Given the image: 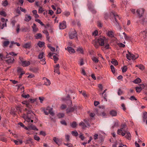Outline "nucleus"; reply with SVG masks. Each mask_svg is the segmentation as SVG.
Masks as SVG:
<instances>
[{
	"label": "nucleus",
	"instance_id": "obj_1",
	"mask_svg": "<svg viewBox=\"0 0 147 147\" xmlns=\"http://www.w3.org/2000/svg\"><path fill=\"white\" fill-rule=\"evenodd\" d=\"M117 134L119 135L121 134L123 136L126 134L125 137L129 140H130L131 139V135L130 133L125 129L124 126L121 129L117 130Z\"/></svg>",
	"mask_w": 147,
	"mask_h": 147
},
{
	"label": "nucleus",
	"instance_id": "obj_2",
	"mask_svg": "<svg viewBox=\"0 0 147 147\" xmlns=\"http://www.w3.org/2000/svg\"><path fill=\"white\" fill-rule=\"evenodd\" d=\"M106 41L107 40L105 37H101L96 40L94 45L96 48H98L99 45L103 46L105 43H106Z\"/></svg>",
	"mask_w": 147,
	"mask_h": 147
},
{
	"label": "nucleus",
	"instance_id": "obj_3",
	"mask_svg": "<svg viewBox=\"0 0 147 147\" xmlns=\"http://www.w3.org/2000/svg\"><path fill=\"white\" fill-rule=\"evenodd\" d=\"M42 111L47 115H48L49 113L52 116L54 115V113L53 111V109L49 107H47L46 108H43Z\"/></svg>",
	"mask_w": 147,
	"mask_h": 147
},
{
	"label": "nucleus",
	"instance_id": "obj_4",
	"mask_svg": "<svg viewBox=\"0 0 147 147\" xmlns=\"http://www.w3.org/2000/svg\"><path fill=\"white\" fill-rule=\"evenodd\" d=\"M128 54H126V57L129 60H130L131 59L133 60H135L138 57V55L137 54L134 55L129 52V51H128Z\"/></svg>",
	"mask_w": 147,
	"mask_h": 147
},
{
	"label": "nucleus",
	"instance_id": "obj_5",
	"mask_svg": "<svg viewBox=\"0 0 147 147\" xmlns=\"http://www.w3.org/2000/svg\"><path fill=\"white\" fill-rule=\"evenodd\" d=\"M88 6L89 9L92 13H96V11L94 9L93 4L91 1L89 2Z\"/></svg>",
	"mask_w": 147,
	"mask_h": 147
},
{
	"label": "nucleus",
	"instance_id": "obj_6",
	"mask_svg": "<svg viewBox=\"0 0 147 147\" xmlns=\"http://www.w3.org/2000/svg\"><path fill=\"white\" fill-rule=\"evenodd\" d=\"M110 15L111 16H113V17L115 21L116 22V23H117L119 24L118 22H117V19H118L119 20L120 19V17H119L118 15L115 13L113 12H112L110 13Z\"/></svg>",
	"mask_w": 147,
	"mask_h": 147
},
{
	"label": "nucleus",
	"instance_id": "obj_7",
	"mask_svg": "<svg viewBox=\"0 0 147 147\" xmlns=\"http://www.w3.org/2000/svg\"><path fill=\"white\" fill-rule=\"evenodd\" d=\"M8 57H9L7 58H8V59L5 60L6 62L9 65L12 64L14 61V58L12 57L8 56Z\"/></svg>",
	"mask_w": 147,
	"mask_h": 147
},
{
	"label": "nucleus",
	"instance_id": "obj_8",
	"mask_svg": "<svg viewBox=\"0 0 147 147\" xmlns=\"http://www.w3.org/2000/svg\"><path fill=\"white\" fill-rule=\"evenodd\" d=\"M77 34L75 30L74 32L69 33V38L70 39H73L77 37Z\"/></svg>",
	"mask_w": 147,
	"mask_h": 147
},
{
	"label": "nucleus",
	"instance_id": "obj_9",
	"mask_svg": "<svg viewBox=\"0 0 147 147\" xmlns=\"http://www.w3.org/2000/svg\"><path fill=\"white\" fill-rule=\"evenodd\" d=\"M66 22L63 21L61 23H59V28L60 29H63L66 28Z\"/></svg>",
	"mask_w": 147,
	"mask_h": 147
},
{
	"label": "nucleus",
	"instance_id": "obj_10",
	"mask_svg": "<svg viewBox=\"0 0 147 147\" xmlns=\"http://www.w3.org/2000/svg\"><path fill=\"white\" fill-rule=\"evenodd\" d=\"M144 12V9L143 8H141L137 10L136 12L140 16V18L142 16Z\"/></svg>",
	"mask_w": 147,
	"mask_h": 147
},
{
	"label": "nucleus",
	"instance_id": "obj_11",
	"mask_svg": "<svg viewBox=\"0 0 147 147\" xmlns=\"http://www.w3.org/2000/svg\"><path fill=\"white\" fill-rule=\"evenodd\" d=\"M23 47L25 49H30L31 47V42H28L24 44L23 45Z\"/></svg>",
	"mask_w": 147,
	"mask_h": 147
},
{
	"label": "nucleus",
	"instance_id": "obj_12",
	"mask_svg": "<svg viewBox=\"0 0 147 147\" xmlns=\"http://www.w3.org/2000/svg\"><path fill=\"white\" fill-rule=\"evenodd\" d=\"M30 62L26 60L22 61V63H21L23 67L28 66L30 65Z\"/></svg>",
	"mask_w": 147,
	"mask_h": 147
},
{
	"label": "nucleus",
	"instance_id": "obj_13",
	"mask_svg": "<svg viewBox=\"0 0 147 147\" xmlns=\"http://www.w3.org/2000/svg\"><path fill=\"white\" fill-rule=\"evenodd\" d=\"M76 107L75 106L74 107H71L67 109L66 112L67 113H69L70 112H72L76 109Z\"/></svg>",
	"mask_w": 147,
	"mask_h": 147
},
{
	"label": "nucleus",
	"instance_id": "obj_14",
	"mask_svg": "<svg viewBox=\"0 0 147 147\" xmlns=\"http://www.w3.org/2000/svg\"><path fill=\"white\" fill-rule=\"evenodd\" d=\"M53 140L59 146L60 145L61 142V140H60V139L57 138H56L54 137L53 138Z\"/></svg>",
	"mask_w": 147,
	"mask_h": 147
},
{
	"label": "nucleus",
	"instance_id": "obj_15",
	"mask_svg": "<svg viewBox=\"0 0 147 147\" xmlns=\"http://www.w3.org/2000/svg\"><path fill=\"white\" fill-rule=\"evenodd\" d=\"M0 140L1 141L5 142H6L7 141L6 137L4 135H0Z\"/></svg>",
	"mask_w": 147,
	"mask_h": 147
},
{
	"label": "nucleus",
	"instance_id": "obj_16",
	"mask_svg": "<svg viewBox=\"0 0 147 147\" xmlns=\"http://www.w3.org/2000/svg\"><path fill=\"white\" fill-rule=\"evenodd\" d=\"M107 35L110 37H113L114 36V32L112 31H108L107 32Z\"/></svg>",
	"mask_w": 147,
	"mask_h": 147
},
{
	"label": "nucleus",
	"instance_id": "obj_17",
	"mask_svg": "<svg viewBox=\"0 0 147 147\" xmlns=\"http://www.w3.org/2000/svg\"><path fill=\"white\" fill-rule=\"evenodd\" d=\"M67 49L70 53H74L75 52V50L71 47H68Z\"/></svg>",
	"mask_w": 147,
	"mask_h": 147
},
{
	"label": "nucleus",
	"instance_id": "obj_18",
	"mask_svg": "<svg viewBox=\"0 0 147 147\" xmlns=\"http://www.w3.org/2000/svg\"><path fill=\"white\" fill-rule=\"evenodd\" d=\"M29 128L30 130L32 129L34 130H38V129L36 127V126L33 125H31L29 126Z\"/></svg>",
	"mask_w": 147,
	"mask_h": 147
},
{
	"label": "nucleus",
	"instance_id": "obj_19",
	"mask_svg": "<svg viewBox=\"0 0 147 147\" xmlns=\"http://www.w3.org/2000/svg\"><path fill=\"white\" fill-rule=\"evenodd\" d=\"M8 56V55H6L5 56H4L2 53H0V60L2 61L4 59L8 58L9 57Z\"/></svg>",
	"mask_w": 147,
	"mask_h": 147
},
{
	"label": "nucleus",
	"instance_id": "obj_20",
	"mask_svg": "<svg viewBox=\"0 0 147 147\" xmlns=\"http://www.w3.org/2000/svg\"><path fill=\"white\" fill-rule=\"evenodd\" d=\"M32 27L33 29V31L34 32H36L38 30V29L37 27L36 26L35 24L34 23L33 24V25Z\"/></svg>",
	"mask_w": 147,
	"mask_h": 147
},
{
	"label": "nucleus",
	"instance_id": "obj_21",
	"mask_svg": "<svg viewBox=\"0 0 147 147\" xmlns=\"http://www.w3.org/2000/svg\"><path fill=\"white\" fill-rule=\"evenodd\" d=\"M109 113L112 116H115L117 115V113L116 111L113 110L111 111Z\"/></svg>",
	"mask_w": 147,
	"mask_h": 147
},
{
	"label": "nucleus",
	"instance_id": "obj_22",
	"mask_svg": "<svg viewBox=\"0 0 147 147\" xmlns=\"http://www.w3.org/2000/svg\"><path fill=\"white\" fill-rule=\"evenodd\" d=\"M42 34L40 33L36 34L34 36L35 38L37 39H40L42 38Z\"/></svg>",
	"mask_w": 147,
	"mask_h": 147
},
{
	"label": "nucleus",
	"instance_id": "obj_23",
	"mask_svg": "<svg viewBox=\"0 0 147 147\" xmlns=\"http://www.w3.org/2000/svg\"><path fill=\"white\" fill-rule=\"evenodd\" d=\"M141 82V80L139 78H137L133 81V82L134 83L138 84L140 83Z\"/></svg>",
	"mask_w": 147,
	"mask_h": 147
},
{
	"label": "nucleus",
	"instance_id": "obj_24",
	"mask_svg": "<svg viewBox=\"0 0 147 147\" xmlns=\"http://www.w3.org/2000/svg\"><path fill=\"white\" fill-rule=\"evenodd\" d=\"M45 84L46 86H49L51 84V82L50 81L47 79L45 78Z\"/></svg>",
	"mask_w": 147,
	"mask_h": 147
},
{
	"label": "nucleus",
	"instance_id": "obj_25",
	"mask_svg": "<svg viewBox=\"0 0 147 147\" xmlns=\"http://www.w3.org/2000/svg\"><path fill=\"white\" fill-rule=\"evenodd\" d=\"M136 89L137 92H140L142 89V88L141 86H137L136 87Z\"/></svg>",
	"mask_w": 147,
	"mask_h": 147
},
{
	"label": "nucleus",
	"instance_id": "obj_26",
	"mask_svg": "<svg viewBox=\"0 0 147 147\" xmlns=\"http://www.w3.org/2000/svg\"><path fill=\"white\" fill-rule=\"evenodd\" d=\"M92 59L93 61L96 63H98L99 61V60L96 57H92Z\"/></svg>",
	"mask_w": 147,
	"mask_h": 147
},
{
	"label": "nucleus",
	"instance_id": "obj_27",
	"mask_svg": "<svg viewBox=\"0 0 147 147\" xmlns=\"http://www.w3.org/2000/svg\"><path fill=\"white\" fill-rule=\"evenodd\" d=\"M14 142L16 145L20 144L22 143V141L21 140H19L18 141L17 140H14Z\"/></svg>",
	"mask_w": 147,
	"mask_h": 147
},
{
	"label": "nucleus",
	"instance_id": "obj_28",
	"mask_svg": "<svg viewBox=\"0 0 147 147\" xmlns=\"http://www.w3.org/2000/svg\"><path fill=\"white\" fill-rule=\"evenodd\" d=\"M31 19V16L28 15H26L25 18V20L27 22H28L30 21Z\"/></svg>",
	"mask_w": 147,
	"mask_h": 147
},
{
	"label": "nucleus",
	"instance_id": "obj_29",
	"mask_svg": "<svg viewBox=\"0 0 147 147\" xmlns=\"http://www.w3.org/2000/svg\"><path fill=\"white\" fill-rule=\"evenodd\" d=\"M14 44L18 46H20V44L19 43L16 42H15L14 41H12L11 42V45H10L9 47L10 48L11 47L12 45Z\"/></svg>",
	"mask_w": 147,
	"mask_h": 147
},
{
	"label": "nucleus",
	"instance_id": "obj_30",
	"mask_svg": "<svg viewBox=\"0 0 147 147\" xmlns=\"http://www.w3.org/2000/svg\"><path fill=\"white\" fill-rule=\"evenodd\" d=\"M79 125L80 126H82V128L83 129L84 128L87 127L85 123L82 122H81L79 124Z\"/></svg>",
	"mask_w": 147,
	"mask_h": 147
},
{
	"label": "nucleus",
	"instance_id": "obj_31",
	"mask_svg": "<svg viewBox=\"0 0 147 147\" xmlns=\"http://www.w3.org/2000/svg\"><path fill=\"white\" fill-rule=\"evenodd\" d=\"M45 44V43L44 42H41V41L39 42L38 44L37 45L39 46L40 47H42Z\"/></svg>",
	"mask_w": 147,
	"mask_h": 147
},
{
	"label": "nucleus",
	"instance_id": "obj_32",
	"mask_svg": "<svg viewBox=\"0 0 147 147\" xmlns=\"http://www.w3.org/2000/svg\"><path fill=\"white\" fill-rule=\"evenodd\" d=\"M136 67H138L139 68L142 70H143L144 69V67L143 65L140 64V65H136Z\"/></svg>",
	"mask_w": 147,
	"mask_h": 147
},
{
	"label": "nucleus",
	"instance_id": "obj_33",
	"mask_svg": "<svg viewBox=\"0 0 147 147\" xmlns=\"http://www.w3.org/2000/svg\"><path fill=\"white\" fill-rule=\"evenodd\" d=\"M111 63L115 65H117L118 64V63L117 61L114 59H113L111 61Z\"/></svg>",
	"mask_w": 147,
	"mask_h": 147
},
{
	"label": "nucleus",
	"instance_id": "obj_34",
	"mask_svg": "<svg viewBox=\"0 0 147 147\" xmlns=\"http://www.w3.org/2000/svg\"><path fill=\"white\" fill-rule=\"evenodd\" d=\"M44 55V53L43 52L40 53L38 57V58L39 59H41L43 58Z\"/></svg>",
	"mask_w": 147,
	"mask_h": 147
},
{
	"label": "nucleus",
	"instance_id": "obj_35",
	"mask_svg": "<svg viewBox=\"0 0 147 147\" xmlns=\"http://www.w3.org/2000/svg\"><path fill=\"white\" fill-rule=\"evenodd\" d=\"M18 74H20L22 73H25V72L23 71L22 69L20 67L18 68Z\"/></svg>",
	"mask_w": 147,
	"mask_h": 147
},
{
	"label": "nucleus",
	"instance_id": "obj_36",
	"mask_svg": "<svg viewBox=\"0 0 147 147\" xmlns=\"http://www.w3.org/2000/svg\"><path fill=\"white\" fill-rule=\"evenodd\" d=\"M9 42L8 41H5L3 42V45L4 47H7L9 44Z\"/></svg>",
	"mask_w": 147,
	"mask_h": 147
},
{
	"label": "nucleus",
	"instance_id": "obj_37",
	"mask_svg": "<svg viewBox=\"0 0 147 147\" xmlns=\"http://www.w3.org/2000/svg\"><path fill=\"white\" fill-rule=\"evenodd\" d=\"M142 34L144 35L143 37L144 38L147 37V29L146 30L142 32Z\"/></svg>",
	"mask_w": 147,
	"mask_h": 147
},
{
	"label": "nucleus",
	"instance_id": "obj_38",
	"mask_svg": "<svg viewBox=\"0 0 147 147\" xmlns=\"http://www.w3.org/2000/svg\"><path fill=\"white\" fill-rule=\"evenodd\" d=\"M123 34L124 35V38L125 40H128L130 39V37L127 36L125 32L123 33Z\"/></svg>",
	"mask_w": 147,
	"mask_h": 147
},
{
	"label": "nucleus",
	"instance_id": "obj_39",
	"mask_svg": "<svg viewBox=\"0 0 147 147\" xmlns=\"http://www.w3.org/2000/svg\"><path fill=\"white\" fill-rule=\"evenodd\" d=\"M64 116V114L63 113H59L57 115V116L59 118H62Z\"/></svg>",
	"mask_w": 147,
	"mask_h": 147
},
{
	"label": "nucleus",
	"instance_id": "obj_40",
	"mask_svg": "<svg viewBox=\"0 0 147 147\" xmlns=\"http://www.w3.org/2000/svg\"><path fill=\"white\" fill-rule=\"evenodd\" d=\"M0 15L4 17H5L7 15L6 13L3 11H0Z\"/></svg>",
	"mask_w": 147,
	"mask_h": 147
},
{
	"label": "nucleus",
	"instance_id": "obj_41",
	"mask_svg": "<svg viewBox=\"0 0 147 147\" xmlns=\"http://www.w3.org/2000/svg\"><path fill=\"white\" fill-rule=\"evenodd\" d=\"M111 69V71L114 74L115 73V68L114 66H113L112 65H111L110 66Z\"/></svg>",
	"mask_w": 147,
	"mask_h": 147
},
{
	"label": "nucleus",
	"instance_id": "obj_42",
	"mask_svg": "<svg viewBox=\"0 0 147 147\" xmlns=\"http://www.w3.org/2000/svg\"><path fill=\"white\" fill-rule=\"evenodd\" d=\"M77 125L75 121L73 122L71 124V126L73 127H75Z\"/></svg>",
	"mask_w": 147,
	"mask_h": 147
},
{
	"label": "nucleus",
	"instance_id": "obj_43",
	"mask_svg": "<svg viewBox=\"0 0 147 147\" xmlns=\"http://www.w3.org/2000/svg\"><path fill=\"white\" fill-rule=\"evenodd\" d=\"M122 71L124 73L125 72L127 69V68L126 66H124L122 68Z\"/></svg>",
	"mask_w": 147,
	"mask_h": 147
},
{
	"label": "nucleus",
	"instance_id": "obj_44",
	"mask_svg": "<svg viewBox=\"0 0 147 147\" xmlns=\"http://www.w3.org/2000/svg\"><path fill=\"white\" fill-rule=\"evenodd\" d=\"M77 51L81 53H83V52L82 49L81 48H78L77 50Z\"/></svg>",
	"mask_w": 147,
	"mask_h": 147
},
{
	"label": "nucleus",
	"instance_id": "obj_45",
	"mask_svg": "<svg viewBox=\"0 0 147 147\" xmlns=\"http://www.w3.org/2000/svg\"><path fill=\"white\" fill-rule=\"evenodd\" d=\"M3 5L4 6H6L8 5V2L7 0H5L3 3Z\"/></svg>",
	"mask_w": 147,
	"mask_h": 147
},
{
	"label": "nucleus",
	"instance_id": "obj_46",
	"mask_svg": "<svg viewBox=\"0 0 147 147\" xmlns=\"http://www.w3.org/2000/svg\"><path fill=\"white\" fill-rule=\"evenodd\" d=\"M44 11V9H43V8L42 7H39L38 12L39 13H41L42 12H43Z\"/></svg>",
	"mask_w": 147,
	"mask_h": 147
},
{
	"label": "nucleus",
	"instance_id": "obj_47",
	"mask_svg": "<svg viewBox=\"0 0 147 147\" xmlns=\"http://www.w3.org/2000/svg\"><path fill=\"white\" fill-rule=\"evenodd\" d=\"M72 134L73 135L75 136H77L78 134L77 132L76 131H74L72 132Z\"/></svg>",
	"mask_w": 147,
	"mask_h": 147
},
{
	"label": "nucleus",
	"instance_id": "obj_48",
	"mask_svg": "<svg viewBox=\"0 0 147 147\" xmlns=\"http://www.w3.org/2000/svg\"><path fill=\"white\" fill-rule=\"evenodd\" d=\"M35 21L39 23L42 26H43L44 25L43 23L41 22L39 19H38L35 20Z\"/></svg>",
	"mask_w": 147,
	"mask_h": 147
},
{
	"label": "nucleus",
	"instance_id": "obj_49",
	"mask_svg": "<svg viewBox=\"0 0 147 147\" xmlns=\"http://www.w3.org/2000/svg\"><path fill=\"white\" fill-rule=\"evenodd\" d=\"M31 109H27L26 108L25 109V110L27 111V114H28L31 113L32 112V111L31 110Z\"/></svg>",
	"mask_w": 147,
	"mask_h": 147
},
{
	"label": "nucleus",
	"instance_id": "obj_50",
	"mask_svg": "<svg viewBox=\"0 0 147 147\" xmlns=\"http://www.w3.org/2000/svg\"><path fill=\"white\" fill-rule=\"evenodd\" d=\"M141 23H142L143 25H145L146 24H147V22L146 21V19H142V21L140 22Z\"/></svg>",
	"mask_w": 147,
	"mask_h": 147
},
{
	"label": "nucleus",
	"instance_id": "obj_51",
	"mask_svg": "<svg viewBox=\"0 0 147 147\" xmlns=\"http://www.w3.org/2000/svg\"><path fill=\"white\" fill-rule=\"evenodd\" d=\"M26 121H27L28 122H30L31 120V118H30L28 115L26 116Z\"/></svg>",
	"mask_w": 147,
	"mask_h": 147
},
{
	"label": "nucleus",
	"instance_id": "obj_52",
	"mask_svg": "<svg viewBox=\"0 0 147 147\" xmlns=\"http://www.w3.org/2000/svg\"><path fill=\"white\" fill-rule=\"evenodd\" d=\"M53 59L55 61V63H56L57 61L58 60V58L55 55L53 56Z\"/></svg>",
	"mask_w": 147,
	"mask_h": 147
},
{
	"label": "nucleus",
	"instance_id": "obj_53",
	"mask_svg": "<svg viewBox=\"0 0 147 147\" xmlns=\"http://www.w3.org/2000/svg\"><path fill=\"white\" fill-rule=\"evenodd\" d=\"M144 119H145L147 118V113L145 112L144 113L143 115V116Z\"/></svg>",
	"mask_w": 147,
	"mask_h": 147
},
{
	"label": "nucleus",
	"instance_id": "obj_54",
	"mask_svg": "<svg viewBox=\"0 0 147 147\" xmlns=\"http://www.w3.org/2000/svg\"><path fill=\"white\" fill-rule=\"evenodd\" d=\"M64 144L65 146H67L68 147H71L72 146V145L70 143H68L67 144L64 143Z\"/></svg>",
	"mask_w": 147,
	"mask_h": 147
},
{
	"label": "nucleus",
	"instance_id": "obj_55",
	"mask_svg": "<svg viewBox=\"0 0 147 147\" xmlns=\"http://www.w3.org/2000/svg\"><path fill=\"white\" fill-rule=\"evenodd\" d=\"M98 134H95L93 138L94 140H96L98 138Z\"/></svg>",
	"mask_w": 147,
	"mask_h": 147
},
{
	"label": "nucleus",
	"instance_id": "obj_56",
	"mask_svg": "<svg viewBox=\"0 0 147 147\" xmlns=\"http://www.w3.org/2000/svg\"><path fill=\"white\" fill-rule=\"evenodd\" d=\"M97 25L100 28L102 27V24L100 21H98L97 22Z\"/></svg>",
	"mask_w": 147,
	"mask_h": 147
},
{
	"label": "nucleus",
	"instance_id": "obj_57",
	"mask_svg": "<svg viewBox=\"0 0 147 147\" xmlns=\"http://www.w3.org/2000/svg\"><path fill=\"white\" fill-rule=\"evenodd\" d=\"M7 55H12V56H16L17 55V54H15L13 52H11V53H9L8 54V53H7Z\"/></svg>",
	"mask_w": 147,
	"mask_h": 147
},
{
	"label": "nucleus",
	"instance_id": "obj_58",
	"mask_svg": "<svg viewBox=\"0 0 147 147\" xmlns=\"http://www.w3.org/2000/svg\"><path fill=\"white\" fill-rule=\"evenodd\" d=\"M34 139L36 140L39 141L40 139V138L37 136L36 135H35L34 136Z\"/></svg>",
	"mask_w": 147,
	"mask_h": 147
},
{
	"label": "nucleus",
	"instance_id": "obj_59",
	"mask_svg": "<svg viewBox=\"0 0 147 147\" xmlns=\"http://www.w3.org/2000/svg\"><path fill=\"white\" fill-rule=\"evenodd\" d=\"M104 18L105 19L107 20L109 18V15L107 13H105L104 14Z\"/></svg>",
	"mask_w": 147,
	"mask_h": 147
},
{
	"label": "nucleus",
	"instance_id": "obj_60",
	"mask_svg": "<svg viewBox=\"0 0 147 147\" xmlns=\"http://www.w3.org/2000/svg\"><path fill=\"white\" fill-rule=\"evenodd\" d=\"M61 13V9L60 8H58L57 9L56 11V13L57 14H59Z\"/></svg>",
	"mask_w": 147,
	"mask_h": 147
},
{
	"label": "nucleus",
	"instance_id": "obj_61",
	"mask_svg": "<svg viewBox=\"0 0 147 147\" xmlns=\"http://www.w3.org/2000/svg\"><path fill=\"white\" fill-rule=\"evenodd\" d=\"M22 96L25 98H27L29 97V95L28 94L26 95L24 94H22Z\"/></svg>",
	"mask_w": 147,
	"mask_h": 147
},
{
	"label": "nucleus",
	"instance_id": "obj_62",
	"mask_svg": "<svg viewBox=\"0 0 147 147\" xmlns=\"http://www.w3.org/2000/svg\"><path fill=\"white\" fill-rule=\"evenodd\" d=\"M59 69L57 68H55L54 72L55 73H57L58 74H59L60 73L59 71Z\"/></svg>",
	"mask_w": 147,
	"mask_h": 147
},
{
	"label": "nucleus",
	"instance_id": "obj_63",
	"mask_svg": "<svg viewBox=\"0 0 147 147\" xmlns=\"http://www.w3.org/2000/svg\"><path fill=\"white\" fill-rule=\"evenodd\" d=\"M16 21L14 20H13L11 22V24H12V26H14L15 24L16 23Z\"/></svg>",
	"mask_w": 147,
	"mask_h": 147
},
{
	"label": "nucleus",
	"instance_id": "obj_64",
	"mask_svg": "<svg viewBox=\"0 0 147 147\" xmlns=\"http://www.w3.org/2000/svg\"><path fill=\"white\" fill-rule=\"evenodd\" d=\"M42 32H43V33L45 34L46 36H49V32L47 30H44L42 31Z\"/></svg>",
	"mask_w": 147,
	"mask_h": 147
}]
</instances>
